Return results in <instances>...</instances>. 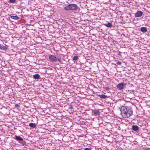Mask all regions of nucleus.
<instances>
[{
	"instance_id": "11",
	"label": "nucleus",
	"mask_w": 150,
	"mask_h": 150,
	"mask_svg": "<svg viewBox=\"0 0 150 150\" xmlns=\"http://www.w3.org/2000/svg\"><path fill=\"white\" fill-rule=\"evenodd\" d=\"M40 76L37 74H35L33 76V78L35 79H40Z\"/></svg>"
},
{
	"instance_id": "23",
	"label": "nucleus",
	"mask_w": 150,
	"mask_h": 150,
	"mask_svg": "<svg viewBox=\"0 0 150 150\" xmlns=\"http://www.w3.org/2000/svg\"><path fill=\"white\" fill-rule=\"evenodd\" d=\"M69 108L72 109L73 108L72 107H69Z\"/></svg>"
},
{
	"instance_id": "12",
	"label": "nucleus",
	"mask_w": 150,
	"mask_h": 150,
	"mask_svg": "<svg viewBox=\"0 0 150 150\" xmlns=\"http://www.w3.org/2000/svg\"><path fill=\"white\" fill-rule=\"evenodd\" d=\"M29 126L32 128H35L36 127V125L35 124L31 123L29 124Z\"/></svg>"
},
{
	"instance_id": "3",
	"label": "nucleus",
	"mask_w": 150,
	"mask_h": 150,
	"mask_svg": "<svg viewBox=\"0 0 150 150\" xmlns=\"http://www.w3.org/2000/svg\"><path fill=\"white\" fill-rule=\"evenodd\" d=\"M126 84L123 83H119L117 85V88L120 90L123 89L126 86Z\"/></svg>"
},
{
	"instance_id": "18",
	"label": "nucleus",
	"mask_w": 150,
	"mask_h": 150,
	"mask_svg": "<svg viewBox=\"0 0 150 150\" xmlns=\"http://www.w3.org/2000/svg\"><path fill=\"white\" fill-rule=\"evenodd\" d=\"M57 61H58L59 63L61 62V60L60 59L57 58L56 62Z\"/></svg>"
},
{
	"instance_id": "5",
	"label": "nucleus",
	"mask_w": 150,
	"mask_h": 150,
	"mask_svg": "<svg viewBox=\"0 0 150 150\" xmlns=\"http://www.w3.org/2000/svg\"><path fill=\"white\" fill-rule=\"evenodd\" d=\"M143 14L142 12L141 11H138L135 13V16L136 17H141Z\"/></svg>"
},
{
	"instance_id": "20",
	"label": "nucleus",
	"mask_w": 150,
	"mask_h": 150,
	"mask_svg": "<svg viewBox=\"0 0 150 150\" xmlns=\"http://www.w3.org/2000/svg\"><path fill=\"white\" fill-rule=\"evenodd\" d=\"M117 64L118 65H120L121 64V62L120 61H118L117 62Z\"/></svg>"
},
{
	"instance_id": "9",
	"label": "nucleus",
	"mask_w": 150,
	"mask_h": 150,
	"mask_svg": "<svg viewBox=\"0 0 150 150\" xmlns=\"http://www.w3.org/2000/svg\"><path fill=\"white\" fill-rule=\"evenodd\" d=\"M140 30L142 32L144 33L146 32L147 30L146 28L145 27H142L141 28Z\"/></svg>"
},
{
	"instance_id": "6",
	"label": "nucleus",
	"mask_w": 150,
	"mask_h": 150,
	"mask_svg": "<svg viewBox=\"0 0 150 150\" xmlns=\"http://www.w3.org/2000/svg\"><path fill=\"white\" fill-rule=\"evenodd\" d=\"M132 129L135 132H138L139 130V128L137 125H133L132 127Z\"/></svg>"
},
{
	"instance_id": "7",
	"label": "nucleus",
	"mask_w": 150,
	"mask_h": 150,
	"mask_svg": "<svg viewBox=\"0 0 150 150\" xmlns=\"http://www.w3.org/2000/svg\"><path fill=\"white\" fill-rule=\"evenodd\" d=\"M15 138H14L17 141H23V139L22 138L20 137V136L15 135Z\"/></svg>"
},
{
	"instance_id": "21",
	"label": "nucleus",
	"mask_w": 150,
	"mask_h": 150,
	"mask_svg": "<svg viewBox=\"0 0 150 150\" xmlns=\"http://www.w3.org/2000/svg\"><path fill=\"white\" fill-rule=\"evenodd\" d=\"M15 107L16 108H18L19 107V105L17 104H15Z\"/></svg>"
},
{
	"instance_id": "4",
	"label": "nucleus",
	"mask_w": 150,
	"mask_h": 150,
	"mask_svg": "<svg viewBox=\"0 0 150 150\" xmlns=\"http://www.w3.org/2000/svg\"><path fill=\"white\" fill-rule=\"evenodd\" d=\"M49 59L51 62H56L57 57L53 55H50L49 56Z\"/></svg>"
},
{
	"instance_id": "15",
	"label": "nucleus",
	"mask_w": 150,
	"mask_h": 150,
	"mask_svg": "<svg viewBox=\"0 0 150 150\" xmlns=\"http://www.w3.org/2000/svg\"><path fill=\"white\" fill-rule=\"evenodd\" d=\"M99 96L100 97V98L103 99L107 97V96L105 95L104 94L99 95Z\"/></svg>"
},
{
	"instance_id": "8",
	"label": "nucleus",
	"mask_w": 150,
	"mask_h": 150,
	"mask_svg": "<svg viewBox=\"0 0 150 150\" xmlns=\"http://www.w3.org/2000/svg\"><path fill=\"white\" fill-rule=\"evenodd\" d=\"M92 113L96 115H100V112L98 110H93Z\"/></svg>"
},
{
	"instance_id": "22",
	"label": "nucleus",
	"mask_w": 150,
	"mask_h": 150,
	"mask_svg": "<svg viewBox=\"0 0 150 150\" xmlns=\"http://www.w3.org/2000/svg\"><path fill=\"white\" fill-rule=\"evenodd\" d=\"M84 150H91V149L88 148H86Z\"/></svg>"
},
{
	"instance_id": "13",
	"label": "nucleus",
	"mask_w": 150,
	"mask_h": 150,
	"mask_svg": "<svg viewBox=\"0 0 150 150\" xmlns=\"http://www.w3.org/2000/svg\"><path fill=\"white\" fill-rule=\"evenodd\" d=\"M11 19H14V20H18V19L19 18L17 16H11Z\"/></svg>"
},
{
	"instance_id": "19",
	"label": "nucleus",
	"mask_w": 150,
	"mask_h": 150,
	"mask_svg": "<svg viewBox=\"0 0 150 150\" xmlns=\"http://www.w3.org/2000/svg\"><path fill=\"white\" fill-rule=\"evenodd\" d=\"M144 150H150V148L149 147H145L144 149Z\"/></svg>"
},
{
	"instance_id": "17",
	"label": "nucleus",
	"mask_w": 150,
	"mask_h": 150,
	"mask_svg": "<svg viewBox=\"0 0 150 150\" xmlns=\"http://www.w3.org/2000/svg\"><path fill=\"white\" fill-rule=\"evenodd\" d=\"M16 0H9V1L10 2L12 3H15L16 2Z\"/></svg>"
},
{
	"instance_id": "14",
	"label": "nucleus",
	"mask_w": 150,
	"mask_h": 150,
	"mask_svg": "<svg viewBox=\"0 0 150 150\" xmlns=\"http://www.w3.org/2000/svg\"><path fill=\"white\" fill-rule=\"evenodd\" d=\"M7 49V48L5 46L3 45H0V49H1L6 50Z\"/></svg>"
},
{
	"instance_id": "16",
	"label": "nucleus",
	"mask_w": 150,
	"mask_h": 150,
	"mask_svg": "<svg viewBox=\"0 0 150 150\" xmlns=\"http://www.w3.org/2000/svg\"><path fill=\"white\" fill-rule=\"evenodd\" d=\"M78 57L77 56H74L73 58V61H76L78 59Z\"/></svg>"
},
{
	"instance_id": "1",
	"label": "nucleus",
	"mask_w": 150,
	"mask_h": 150,
	"mask_svg": "<svg viewBox=\"0 0 150 150\" xmlns=\"http://www.w3.org/2000/svg\"><path fill=\"white\" fill-rule=\"evenodd\" d=\"M121 114L124 118H128L131 116L133 114L132 108L128 106H122L120 109Z\"/></svg>"
},
{
	"instance_id": "2",
	"label": "nucleus",
	"mask_w": 150,
	"mask_h": 150,
	"mask_svg": "<svg viewBox=\"0 0 150 150\" xmlns=\"http://www.w3.org/2000/svg\"><path fill=\"white\" fill-rule=\"evenodd\" d=\"M79 9V7L77 5L74 4H70L64 7V9L65 10L74 11Z\"/></svg>"
},
{
	"instance_id": "10",
	"label": "nucleus",
	"mask_w": 150,
	"mask_h": 150,
	"mask_svg": "<svg viewBox=\"0 0 150 150\" xmlns=\"http://www.w3.org/2000/svg\"><path fill=\"white\" fill-rule=\"evenodd\" d=\"M103 25L107 27H111L112 26V24L109 22H108V23H105L103 24Z\"/></svg>"
}]
</instances>
